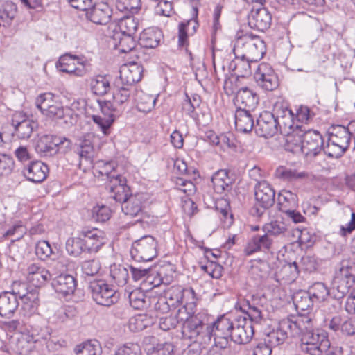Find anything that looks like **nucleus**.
I'll return each instance as SVG.
<instances>
[{"instance_id":"22","label":"nucleus","mask_w":355,"mask_h":355,"mask_svg":"<svg viewBox=\"0 0 355 355\" xmlns=\"http://www.w3.org/2000/svg\"><path fill=\"white\" fill-rule=\"evenodd\" d=\"M198 27V21L195 19H191L187 22H181L178 26V46L185 47L191 61L193 60V55L191 50L189 49L188 35L193 34Z\"/></svg>"},{"instance_id":"53","label":"nucleus","mask_w":355,"mask_h":355,"mask_svg":"<svg viewBox=\"0 0 355 355\" xmlns=\"http://www.w3.org/2000/svg\"><path fill=\"white\" fill-rule=\"evenodd\" d=\"M111 216L110 209L105 205H97L92 210V217L96 222L104 223Z\"/></svg>"},{"instance_id":"7","label":"nucleus","mask_w":355,"mask_h":355,"mask_svg":"<svg viewBox=\"0 0 355 355\" xmlns=\"http://www.w3.org/2000/svg\"><path fill=\"white\" fill-rule=\"evenodd\" d=\"M57 69L69 74L82 77L89 71V64L87 60L70 54H64L59 58L56 63Z\"/></svg>"},{"instance_id":"16","label":"nucleus","mask_w":355,"mask_h":355,"mask_svg":"<svg viewBox=\"0 0 355 355\" xmlns=\"http://www.w3.org/2000/svg\"><path fill=\"white\" fill-rule=\"evenodd\" d=\"M259 102V98L256 92L247 87L239 89L234 98L236 110L254 111Z\"/></svg>"},{"instance_id":"40","label":"nucleus","mask_w":355,"mask_h":355,"mask_svg":"<svg viewBox=\"0 0 355 355\" xmlns=\"http://www.w3.org/2000/svg\"><path fill=\"white\" fill-rule=\"evenodd\" d=\"M294 301L297 309L307 310L315 303L310 290H297L294 293Z\"/></svg>"},{"instance_id":"14","label":"nucleus","mask_w":355,"mask_h":355,"mask_svg":"<svg viewBox=\"0 0 355 355\" xmlns=\"http://www.w3.org/2000/svg\"><path fill=\"white\" fill-rule=\"evenodd\" d=\"M248 25L251 28L263 32L268 30L272 23V15L265 7L253 8L248 15Z\"/></svg>"},{"instance_id":"55","label":"nucleus","mask_w":355,"mask_h":355,"mask_svg":"<svg viewBox=\"0 0 355 355\" xmlns=\"http://www.w3.org/2000/svg\"><path fill=\"white\" fill-rule=\"evenodd\" d=\"M102 113L105 116H107V118H103L98 115H93L92 119L95 123L98 124L100 126L103 133L107 134V131L108 130L110 125L114 121L115 119L118 118L119 116H113L112 114H111L112 113L109 114L104 112L103 111Z\"/></svg>"},{"instance_id":"26","label":"nucleus","mask_w":355,"mask_h":355,"mask_svg":"<svg viewBox=\"0 0 355 355\" xmlns=\"http://www.w3.org/2000/svg\"><path fill=\"white\" fill-rule=\"evenodd\" d=\"M146 200L144 193H137L130 196L121 205L123 212L131 217L138 216L142 214L143 204Z\"/></svg>"},{"instance_id":"44","label":"nucleus","mask_w":355,"mask_h":355,"mask_svg":"<svg viewBox=\"0 0 355 355\" xmlns=\"http://www.w3.org/2000/svg\"><path fill=\"white\" fill-rule=\"evenodd\" d=\"M279 209L284 211L286 209L296 208L298 205V198L296 194L290 191H283L278 197Z\"/></svg>"},{"instance_id":"25","label":"nucleus","mask_w":355,"mask_h":355,"mask_svg":"<svg viewBox=\"0 0 355 355\" xmlns=\"http://www.w3.org/2000/svg\"><path fill=\"white\" fill-rule=\"evenodd\" d=\"M42 114L49 118L63 119L67 124H73L77 117L72 109L64 107L58 101Z\"/></svg>"},{"instance_id":"6","label":"nucleus","mask_w":355,"mask_h":355,"mask_svg":"<svg viewBox=\"0 0 355 355\" xmlns=\"http://www.w3.org/2000/svg\"><path fill=\"white\" fill-rule=\"evenodd\" d=\"M328 340L324 333L314 331L311 326L301 336L300 349L302 352L309 355H320L321 349H325Z\"/></svg>"},{"instance_id":"1","label":"nucleus","mask_w":355,"mask_h":355,"mask_svg":"<svg viewBox=\"0 0 355 355\" xmlns=\"http://www.w3.org/2000/svg\"><path fill=\"white\" fill-rule=\"evenodd\" d=\"M311 327V320L306 316H293L282 319L277 331L268 334V342L273 345L282 343L287 338L299 337L307 328Z\"/></svg>"},{"instance_id":"12","label":"nucleus","mask_w":355,"mask_h":355,"mask_svg":"<svg viewBox=\"0 0 355 355\" xmlns=\"http://www.w3.org/2000/svg\"><path fill=\"white\" fill-rule=\"evenodd\" d=\"M15 135L21 139H28L38 126L37 123L21 112L15 113L12 119Z\"/></svg>"},{"instance_id":"36","label":"nucleus","mask_w":355,"mask_h":355,"mask_svg":"<svg viewBox=\"0 0 355 355\" xmlns=\"http://www.w3.org/2000/svg\"><path fill=\"white\" fill-rule=\"evenodd\" d=\"M304 131L305 128L304 125H296L295 129L285 133L286 135V141L289 150L296 151L297 149L301 150Z\"/></svg>"},{"instance_id":"50","label":"nucleus","mask_w":355,"mask_h":355,"mask_svg":"<svg viewBox=\"0 0 355 355\" xmlns=\"http://www.w3.org/2000/svg\"><path fill=\"white\" fill-rule=\"evenodd\" d=\"M130 305L135 309H140L147 304L146 294L144 290H132L128 293Z\"/></svg>"},{"instance_id":"58","label":"nucleus","mask_w":355,"mask_h":355,"mask_svg":"<svg viewBox=\"0 0 355 355\" xmlns=\"http://www.w3.org/2000/svg\"><path fill=\"white\" fill-rule=\"evenodd\" d=\"M293 117L294 115L293 112H288L287 114L286 113V116L278 121L279 131L284 134L287 133L293 129H295Z\"/></svg>"},{"instance_id":"32","label":"nucleus","mask_w":355,"mask_h":355,"mask_svg":"<svg viewBox=\"0 0 355 355\" xmlns=\"http://www.w3.org/2000/svg\"><path fill=\"white\" fill-rule=\"evenodd\" d=\"M93 135L88 134L79 139L77 152L81 162L83 160L92 163L94 156V149L92 143Z\"/></svg>"},{"instance_id":"13","label":"nucleus","mask_w":355,"mask_h":355,"mask_svg":"<svg viewBox=\"0 0 355 355\" xmlns=\"http://www.w3.org/2000/svg\"><path fill=\"white\" fill-rule=\"evenodd\" d=\"M254 196L257 205L266 210L274 205L275 191L268 182L262 180L254 186Z\"/></svg>"},{"instance_id":"29","label":"nucleus","mask_w":355,"mask_h":355,"mask_svg":"<svg viewBox=\"0 0 355 355\" xmlns=\"http://www.w3.org/2000/svg\"><path fill=\"white\" fill-rule=\"evenodd\" d=\"M55 136L51 135H42L35 145L36 151L41 156L51 157L58 153V148L56 145Z\"/></svg>"},{"instance_id":"38","label":"nucleus","mask_w":355,"mask_h":355,"mask_svg":"<svg viewBox=\"0 0 355 355\" xmlns=\"http://www.w3.org/2000/svg\"><path fill=\"white\" fill-rule=\"evenodd\" d=\"M113 40L116 42L114 46L121 53H128L136 46L137 42L133 35L116 33Z\"/></svg>"},{"instance_id":"8","label":"nucleus","mask_w":355,"mask_h":355,"mask_svg":"<svg viewBox=\"0 0 355 355\" xmlns=\"http://www.w3.org/2000/svg\"><path fill=\"white\" fill-rule=\"evenodd\" d=\"M108 182L107 189L111 197L119 203H123L131 196L130 187L127 185L126 179L121 175L107 174Z\"/></svg>"},{"instance_id":"63","label":"nucleus","mask_w":355,"mask_h":355,"mask_svg":"<svg viewBox=\"0 0 355 355\" xmlns=\"http://www.w3.org/2000/svg\"><path fill=\"white\" fill-rule=\"evenodd\" d=\"M53 251L48 241H40L35 246V254L41 259L44 260L48 258Z\"/></svg>"},{"instance_id":"24","label":"nucleus","mask_w":355,"mask_h":355,"mask_svg":"<svg viewBox=\"0 0 355 355\" xmlns=\"http://www.w3.org/2000/svg\"><path fill=\"white\" fill-rule=\"evenodd\" d=\"M273 243L272 239L265 232L263 235L254 236L244 249L245 255L250 256L259 251L269 250Z\"/></svg>"},{"instance_id":"20","label":"nucleus","mask_w":355,"mask_h":355,"mask_svg":"<svg viewBox=\"0 0 355 355\" xmlns=\"http://www.w3.org/2000/svg\"><path fill=\"white\" fill-rule=\"evenodd\" d=\"M103 232L97 228H84L80 236L83 237L86 248L89 252H96L105 243Z\"/></svg>"},{"instance_id":"43","label":"nucleus","mask_w":355,"mask_h":355,"mask_svg":"<svg viewBox=\"0 0 355 355\" xmlns=\"http://www.w3.org/2000/svg\"><path fill=\"white\" fill-rule=\"evenodd\" d=\"M66 250L73 257H78L82 252L87 251L83 237L69 238L66 241Z\"/></svg>"},{"instance_id":"11","label":"nucleus","mask_w":355,"mask_h":355,"mask_svg":"<svg viewBox=\"0 0 355 355\" xmlns=\"http://www.w3.org/2000/svg\"><path fill=\"white\" fill-rule=\"evenodd\" d=\"M254 79L259 87L267 91H272L278 87V78L272 68L266 63L258 66Z\"/></svg>"},{"instance_id":"52","label":"nucleus","mask_w":355,"mask_h":355,"mask_svg":"<svg viewBox=\"0 0 355 355\" xmlns=\"http://www.w3.org/2000/svg\"><path fill=\"white\" fill-rule=\"evenodd\" d=\"M116 7L121 12L136 13L141 8L140 0H117Z\"/></svg>"},{"instance_id":"60","label":"nucleus","mask_w":355,"mask_h":355,"mask_svg":"<svg viewBox=\"0 0 355 355\" xmlns=\"http://www.w3.org/2000/svg\"><path fill=\"white\" fill-rule=\"evenodd\" d=\"M140 346L135 343H127L117 349L114 355H140Z\"/></svg>"},{"instance_id":"10","label":"nucleus","mask_w":355,"mask_h":355,"mask_svg":"<svg viewBox=\"0 0 355 355\" xmlns=\"http://www.w3.org/2000/svg\"><path fill=\"white\" fill-rule=\"evenodd\" d=\"M254 130L256 134L261 137L268 138L275 135L279 129L275 115L270 112L261 113L257 119Z\"/></svg>"},{"instance_id":"17","label":"nucleus","mask_w":355,"mask_h":355,"mask_svg":"<svg viewBox=\"0 0 355 355\" xmlns=\"http://www.w3.org/2000/svg\"><path fill=\"white\" fill-rule=\"evenodd\" d=\"M234 327V321H232L226 315H222L209 324V331L211 333V338H214L216 344V338L224 339L225 345L227 343V338L230 337Z\"/></svg>"},{"instance_id":"21","label":"nucleus","mask_w":355,"mask_h":355,"mask_svg":"<svg viewBox=\"0 0 355 355\" xmlns=\"http://www.w3.org/2000/svg\"><path fill=\"white\" fill-rule=\"evenodd\" d=\"M48 173V166L41 161L30 162L23 170V174L27 180L35 183L45 180Z\"/></svg>"},{"instance_id":"46","label":"nucleus","mask_w":355,"mask_h":355,"mask_svg":"<svg viewBox=\"0 0 355 355\" xmlns=\"http://www.w3.org/2000/svg\"><path fill=\"white\" fill-rule=\"evenodd\" d=\"M138 26V19L132 15L123 17L119 22V33L134 35L137 31Z\"/></svg>"},{"instance_id":"48","label":"nucleus","mask_w":355,"mask_h":355,"mask_svg":"<svg viewBox=\"0 0 355 355\" xmlns=\"http://www.w3.org/2000/svg\"><path fill=\"white\" fill-rule=\"evenodd\" d=\"M264 232L268 235L284 236L288 231L287 225L282 220H273L263 227Z\"/></svg>"},{"instance_id":"61","label":"nucleus","mask_w":355,"mask_h":355,"mask_svg":"<svg viewBox=\"0 0 355 355\" xmlns=\"http://www.w3.org/2000/svg\"><path fill=\"white\" fill-rule=\"evenodd\" d=\"M49 276V272L44 268H42L40 272L35 274L33 276H31L27 280L32 284V286H34L35 288H40L43 286V284L48 279Z\"/></svg>"},{"instance_id":"33","label":"nucleus","mask_w":355,"mask_h":355,"mask_svg":"<svg viewBox=\"0 0 355 355\" xmlns=\"http://www.w3.org/2000/svg\"><path fill=\"white\" fill-rule=\"evenodd\" d=\"M162 36L160 30L147 28L141 33L139 44L143 48L154 49L159 45Z\"/></svg>"},{"instance_id":"34","label":"nucleus","mask_w":355,"mask_h":355,"mask_svg":"<svg viewBox=\"0 0 355 355\" xmlns=\"http://www.w3.org/2000/svg\"><path fill=\"white\" fill-rule=\"evenodd\" d=\"M92 297L97 304L109 306L117 302L119 293L116 290H92Z\"/></svg>"},{"instance_id":"42","label":"nucleus","mask_w":355,"mask_h":355,"mask_svg":"<svg viewBox=\"0 0 355 355\" xmlns=\"http://www.w3.org/2000/svg\"><path fill=\"white\" fill-rule=\"evenodd\" d=\"M100 347V343L97 340H87L77 345L74 352L76 355H96Z\"/></svg>"},{"instance_id":"35","label":"nucleus","mask_w":355,"mask_h":355,"mask_svg":"<svg viewBox=\"0 0 355 355\" xmlns=\"http://www.w3.org/2000/svg\"><path fill=\"white\" fill-rule=\"evenodd\" d=\"M211 182L214 191L220 194L232 189V180L228 176L226 170L216 172L211 178Z\"/></svg>"},{"instance_id":"49","label":"nucleus","mask_w":355,"mask_h":355,"mask_svg":"<svg viewBox=\"0 0 355 355\" xmlns=\"http://www.w3.org/2000/svg\"><path fill=\"white\" fill-rule=\"evenodd\" d=\"M137 101L138 110L144 113L150 112L154 108L156 103V98L153 96L143 92L138 95Z\"/></svg>"},{"instance_id":"27","label":"nucleus","mask_w":355,"mask_h":355,"mask_svg":"<svg viewBox=\"0 0 355 355\" xmlns=\"http://www.w3.org/2000/svg\"><path fill=\"white\" fill-rule=\"evenodd\" d=\"M329 327L334 331L340 330L346 336L355 335V318L335 315L330 320Z\"/></svg>"},{"instance_id":"9","label":"nucleus","mask_w":355,"mask_h":355,"mask_svg":"<svg viewBox=\"0 0 355 355\" xmlns=\"http://www.w3.org/2000/svg\"><path fill=\"white\" fill-rule=\"evenodd\" d=\"M254 335V329L245 317L239 318L234 321V327L230 337L235 343L242 345L248 343Z\"/></svg>"},{"instance_id":"39","label":"nucleus","mask_w":355,"mask_h":355,"mask_svg":"<svg viewBox=\"0 0 355 355\" xmlns=\"http://www.w3.org/2000/svg\"><path fill=\"white\" fill-rule=\"evenodd\" d=\"M92 92L98 96L106 94L110 89V83L105 76H97L90 81Z\"/></svg>"},{"instance_id":"23","label":"nucleus","mask_w":355,"mask_h":355,"mask_svg":"<svg viewBox=\"0 0 355 355\" xmlns=\"http://www.w3.org/2000/svg\"><path fill=\"white\" fill-rule=\"evenodd\" d=\"M18 295L15 290L4 291L0 294V315L9 318L18 307Z\"/></svg>"},{"instance_id":"18","label":"nucleus","mask_w":355,"mask_h":355,"mask_svg":"<svg viewBox=\"0 0 355 355\" xmlns=\"http://www.w3.org/2000/svg\"><path fill=\"white\" fill-rule=\"evenodd\" d=\"M112 10L110 6L103 2L95 4L86 10L87 18L92 22L100 24H107L111 19Z\"/></svg>"},{"instance_id":"3","label":"nucleus","mask_w":355,"mask_h":355,"mask_svg":"<svg viewBox=\"0 0 355 355\" xmlns=\"http://www.w3.org/2000/svg\"><path fill=\"white\" fill-rule=\"evenodd\" d=\"M204 314L198 313L186 318L182 327L184 339H189L200 345H207L211 340V333L209 331V324L204 322Z\"/></svg>"},{"instance_id":"54","label":"nucleus","mask_w":355,"mask_h":355,"mask_svg":"<svg viewBox=\"0 0 355 355\" xmlns=\"http://www.w3.org/2000/svg\"><path fill=\"white\" fill-rule=\"evenodd\" d=\"M57 101L54 100V95L51 93H44L40 94L35 101L37 107L42 112H44L48 110L50 107L55 104Z\"/></svg>"},{"instance_id":"28","label":"nucleus","mask_w":355,"mask_h":355,"mask_svg":"<svg viewBox=\"0 0 355 355\" xmlns=\"http://www.w3.org/2000/svg\"><path fill=\"white\" fill-rule=\"evenodd\" d=\"M352 138V134L349 132V129L342 125L332 127L331 131L329 133V141L340 147L347 150Z\"/></svg>"},{"instance_id":"57","label":"nucleus","mask_w":355,"mask_h":355,"mask_svg":"<svg viewBox=\"0 0 355 355\" xmlns=\"http://www.w3.org/2000/svg\"><path fill=\"white\" fill-rule=\"evenodd\" d=\"M179 322L180 320L178 315H169L160 318L159 327L162 330L167 331L175 329Z\"/></svg>"},{"instance_id":"59","label":"nucleus","mask_w":355,"mask_h":355,"mask_svg":"<svg viewBox=\"0 0 355 355\" xmlns=\"http://www.w3.org/2000/svg\"><path fill=\"white\" fill-rule=\"evenodd\" d=\"M322 149L324 153L331 158H339L343 156L345 152L347 150L340 146H337L336 144H334L328 139L327 144L326 146H323Z\"/></svg>"},{"instance_id":"15","label":"nucleus","mask_w":355,"mask_h":355,"mask_svg":"<svg viewBox=\"0 0 355 355\" xmlns=\"http://www.w3.org/2000/svg\"><path fill=\"white\" fill-rule=\"evenodd\" d=\"M323 139L319 132L305 129L301 151L306 156L315 157L322 150Z\"/></svg>"},{"instance_id":"62","label":"nucleus","mask_w":355,"mask_h":355,"mask_svg":"<svg viewBox=\"0 0 355 355\" xmlns=\"http://www.w3.org/2000/svg\"><path fill=\"white\" fill-rule=\"evenodd\" d=\"M55 284L62 288H76L77 286L76 278L68 274H61L58 276Z\"/></svg>"},{"instance_id":"4","label":"nucleus","mask_w":355,"mask_h":355,"mask_svg":"<svg viewBox=\"0 0 355 355\" xmlns=\"http://www.w3.org/2000/svg\"><path fill=\"white\" fill-rule=\"evenodd\" d=\"M135 88L126 86L116 81L112 101H105L100 103L101 111L106 113H112L113 116H119L123 112L130 96L135 92Z\"/></svg>"},{"instance_id":"64","label":"nucleus","mask_w":355,"mask_h":355,"mask_svg":"<svg viewBox=\"0 0 355 355\" xmlns=\"http://www.w3.org/2000/svg\"><path fill=\"white\" fill-rule=\"evenodd\" d=\"M26 231V227L22 224H17L8 229L4 234V236H12V241L19 240L24 236Z\"/></svg>"},{"instance_id":"5","label":"nucleus","mask_w":355,"mask_h":355,"mask_svg":"<svg viewBox=\"0 0 355 355\" xmlns=\"http://www.w3.org/2000/svg\"><path fill=\"white\" fill-rule=\"evenodd\" d=\"M157 243L154 237L146 235L135 241L130 249L132 258L136 261H150L157 254Z\"/></svg>"},{"instance_id":"30","label":"nucleus","mask_w":355,"mask_h":355,"mask_svg":"<svg viewBox=\"0 0 355 355\" xmlns=\"http://www.w3.org/2000/svg\"><path fill=\"white\" fill-rule=\"evenodd\" d=\"M253 111L236 110L235 112V126L238 131L247 133L254 128Z\"/></svg>"},{"instance_id":"41","label":"nucleus","mask_w":355,"mask_h":355,"mask_svg":"<svg viewBox=\"0 0 355 355\" xmlns=\"http://www.w3.org/2000/svg\"><path fill=\"white\" fill-rule=\"evenodd\" d=\"M352 268L349 266H343L339 272L336 274V279L340 283L337 288L343 287L345 288H352L354 282L355 277L352 273Z\"/></svg>"},{"instance_id":"45","label":"nucleus","mask_w":355,"mask_h":355,"mask_svg":"<svg viewBox=\"0 0 355 355\" xmlns=\"http://www.w3.org/2000/svg\"><path fill=\"white\" fill-rule=\"evenodd\" d=\"M275 176L285 181H293L304 179L308 176L306 172H298L296 170L284 166L278 167L275 171Z\"/></svg>"},{"instance_id":"19","label":"nucleus","mask_w":355,"mask_h":355,"mask_svg":"<svg viewBox=\"0 0 355 355\" xmlns=\"http://www.w3.org/2000/svg\"><path fill=\"white\" fill-rule=\"evenodd\" d=\"M143 71L142 66L135 62L123 65L121 67L120 76L117 81L135 88V84L141 80Z\"/></svg>"},{"instance_id":"31","label":"nucleus","mask_w":355,"mask_h":355,"mask_svg":"<svg viewBox=\"0 0 355 355\" xmlns=\"http://www.w3.org/2000/svg\"><path fill=\"white\" fill-rule=\"evenodd\" d=\"M40 338L46 340V336H34L29 333L22 334L17 339L16 347L19 353L21 355H27L35 347V343L38 342Z\"/></svg>"},{"instance_id":"51","label":"nucleus","mask_w":355,"mask_h":355,"mask_svg":"<svg viewBox=\"0 0 355 355\" xmlns=\"http://www.w3.org/2000/svg\"><path fill=\"white\" fill-rule=\"evenodd\" d=\"M15 166V160L10 155L0 153V176L10 175L13 172Z\"/></svg>"},{"instance_id":"47","label":"nucleus","mask_w":355,"mask_h":355,"mask_svg":"<svg viewBox=\"0 0 355 355\" xmlns=\"http://www.w3.org/2000/svg\"><path fill=\"white\" fill-rule=\"evenodd\" d=\"M110 277L116 284L117 286H123L128 279L127 269L121 265H112L110 266Z\"/></svg>"},{"instance_id":"56","label":"nucleus","mask_w":355,"mask_h":355,"mask_svg":"<svg viewBox=\"0 0 355 355\" xmlns=\"http://www.w3.org/2000/svg\"><path fill=\"white\" fill-rule=\"evenodd\" d=\"M18 298H19L24 304H31V306H34L38 301L39 293L38 290H23V292L18 291L17 293Z\"/></svg>"},{"instance_id":"37","label":"nucleus","mask_w":355,"mask_h":355,"mask_svg":"<svg viewBox=\"0 0 355 355\" xmlns=\"http://www.w3.org/2000/svg\"><path fill=\"white\" fill-rule=\"evenodd\" d=\"M55 317L58 322L64 323L69 327H73L78 323V311L73 306H67L58 310L55 313Z\"/></svg>"},{"instance_id":"2","label":"nucleus","mask_w":355,"mask_h":355,"mask_svg":"<svg viewBox=\"0 0 355 355\" xmlns=\"http://www.w3.org/2000/svg\"><path fill=\"white\" fill-rule=\"evenodd\" d=\"M233 51L236 58L240 57L248 61L257 62L263 58L266 46L259 37L244 35L236 39Z\"/></svg>"}]
</instances>
